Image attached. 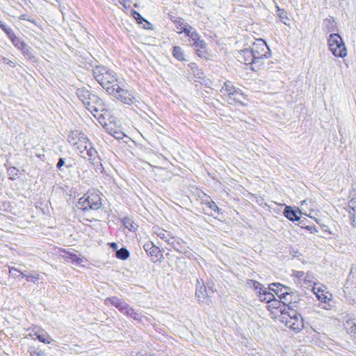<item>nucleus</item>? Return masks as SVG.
<instances>
[{"label":"nucleus","mask_w":356,"mask_h":356,"mask_svg":"<svg viewBox=\"0 0 356 356\" xmlns=\"http://www.w3.org/2000/svg\"><path fill=\"white\" fill-rule=\"evenodd\" d=\"M92 74L96 81L108 93V88H115L120 81L116 74L104 66H97L92 70Z\"/></svg>","instance_id":"1"},{"label":"nucleus","mask_w":356,"mask_h":356,"mask_svg":"<svg viewBox=\"0 0 356 356\" xmlns=\"http://www.w3.org/2000/svg\"><path fill=\"white\" fill-rule=\"evenodd\" d=\"M222 96L227 101L229 104H243V99H245V95L238 88H236L234 85L227 81L224 83L220 89Z\"/></svg>","instance_id":"2"},{"label":"nucleus","mask_w":356,"mask_h":356,"mask_svg":"<svg viewBox=\"0 0 356 356\" xmlns=\"http://www.w3.org/2000/svg\"><path fill=\"white\" fill-rule=\"evenodd\" d=\"M329 49L336 57L344 58L347 56V49L342 38L337 33H332L327 40Z\"/></svg>","instance_id":"3"},{"label":"nucleus","mask_w":356,"mask_h":356,"mask_svg":"<svg viewBox=\"0 0 356 356\" xmlns=\"http://www.w3.org/2000/svg\"><path fill=\"white\" fill-rule=\"evenodd\" d=\"M108 89L110 90H108L109 95L125 104L131 105L136 101L133 92L125 89L122 82H120L115 88Z\"/></svg>","instance_id":"4"},{"label":"nucleus","mask_w":356,"mask_h":356,"mask_svg":"<svg viewBox=\"0 0 356 356\" xmlns=\"http://www.w3.org/2000/svg\"><path fill=\"white\" fill-rule=\"evenodd\" d=\"M285 325L291 330L298 332L304 327L303 318L297 309L289 311L287 316H283Z\"/></svg>","instance_id":"5"},{"label":"nucleus","mask_w":356,"mask_h":356,"mask_svg":"<svg viewBox=\"0 0 356 356\" xmlns=\"http://www.w3.org/2000/svg\"><path fill=\"white\" fill-rule=\"evenodd\" d=\"M88 99L84 106L95 118L99 112L106 111L104 102L97 95L92 93Z\"/></svg>","instance_id":"6"},{"label":"nucleus","mask_w":356,"mask_h":356,"mask_svg":"<svg viewBox=\"0 0 356 356\" xmlns=\"http://www.w3.org/2000/svg\"><path fill=\"white\" fill-rule=\"evenodd\" d=\"M258 63L262 58H267L270 56V52L268 47L264 40L259 39L253 43L250 48Z\"/></svg>","instance_id":"7"},{"label":"nucleus","mask_w":356,"mask_h":356,"mask_svg":"<svg viewBox=\"0 0 356 356\" xmlns=\"http://www.w3.org/2000/svg\"><path fill=\"white\" fill-rule=\"evenodd\" d=\"M178 33H184L188 36L193 42V45L196 48L197 51L204 49L206 48L207 43L200 40V37L196 30L190 25L186 26L181 31H177Z\"/></svg>","instance_id":"8"},{"label":"nucleus","mask_w":356,"mask_h":356,"mask_svg":"<svg viewBox=\"0 0 356 356\" xmlns=\"http://www.w3.org/2000/svg\"><path fill=\"white\" fill-rule=\"evenodd\" d=\"M343 293L350 304H356V278L348 276L344 284Z\"/></svg>","instance_id":"9"},{"label":"nucleus","mask_w":356,"mask_h":356,"mask_svg":"<svg viewBox=\"0 0 356 356\" xmlns=\"http://www.w3.org/2000/svg\"><path fill=\"white\" fill-rule=\"evenodd\" d=\"M282 296L281 298L282 302L288 306L289 311L295 310L298 308V305H300L299 299L296 293L284 291V293L281 294Z\"/></svg>","instance_id":"10"},{"label":"nucleus","mask_w":356,"mask_h":356,"mask_svg":"<svg viewBox=\"0 0 356 356\" xmlns=\"http://www.w3.org/2000/svg\"><path fill=\"white\" fill-rule=\"evenodd\" d=\"M106 305H111L115 307L121 313H124L129 305L117 296L106 298L104 300Z\"/></svg>","instance_id":"11"},{"label":"nucleus","mask_w":356,"mask_h":356,"mask_svg":"<svg viewBox=\"0 0 356 356\" xmlns=\"http://www.w3.org/2000/svg\"><path fill=\"white\" fill-rule=\"evenodd\" d=\"M238 57L239 61L243 63L245 65L258 63L251 49H245L241 51Z\"/></svg>","instance_id":"12"},{"label":"nucleus","mask_w":356,"mask_h":356,"mask_svg":"<svg viewBox=\"0 0 356 356\" xmlns=\"http://www.w3.org/2000/svg\"><path fill=\"white\" fill-rule=\"evenodd\" d=\"M86 198L88 199L89 209L97 210L102 207L101 198L99 194L92 193L86 195Z\"/></svg>","instance_id":"13"},{"label":"nucleus","mask_w":356,"mask_h":356,"mask_svg":"<svg viewBox=\"0 0 356 356\" xmlns=\"http://www.w3.org/2000/svg\"><path fill=\"white\" fill-rule=\"evenodd\" d=\"M123 314L138 323H143V319H147L141 313L138 312L135 309L130 307L129 305L127 307Z\"/></svg>","instance_id":"14"},{"label":"nucleus","mask_w":356,"mask_h":356,"mask_svg":"<svg viewBox=\"0 0 356 356\" xmlns=\"http://www.w3.org/2000/svg\"><path fill=\"white\" fill-rule=\"evenodd\" d=\"M85 136L84 134L77 130L72 131L68 136L67 140L71 145L75 146L81 141L84 142Z\"/></svg>","instance_id":"15"},{"label":"nucleus","mask_w":356,"mask_h":356,"mask_svg":"<svg viewBox=\"0 0 356 356\" xmlns=\"http://www.w3.org/2000/svg\"><path fill=\"white\" fill-rule=\"evenodd\" d=\"M29 335L31 337L35 336L40 341L44 343L49 344L54 341L46 332L40 329L33 330V332L30 333Z\"/></svg>","instance_id":"16"},{"label":"nucleus","mask_w":356,"mask_h":356,"mask_svg":"<svg viewBox=\"0 0 356 356\" xmlns=\"http://www.w3.org/2000/svg\"><path fill=\"white\" fill-rule=\"evenodd\" d=\"M343 325L348 334L354 339L356 338V318H347Z\"/></svg>","instance_id":"17"},{"label":"nucleus","mask_w":356,"mask_h":356,"mask_svg":"<svg viewBox=\"0 0 356 356\" xmlns=\"http://www.w3.org/2000/svg\"><path fill=\"white\" fill-rule=\"evenodd\" d=\"M284 216L288 218L291 221H298L300 220V217L298 216V213L300 214V211L294 210L291 207L286 206L284 210Z\"/></svg>","instance_id":"18"},{"label":"nucleus","mask_w":356,"mask_h":356,"mask_svg":"<svg viewBox=\"0 0 356 356\" xmlns=\"http://www.w3.org/2000/svg\"><path fill=\"white\" fill-rule=\"evenodd\" d=\"M63 252L64 254L63 255V257L65 259V261L68 262H72V264H82L84 261L83 257H81L79 255H77L73 252L65 251Z\"/></svg>","instance_id":"19"},{"label":"nucleus","mask_w":356,"mask_h":356,"mask_svg":"<svg viewBox=\"0 0 356 356\" xmlns=\"http://www.w3.org/2000/svg\"><path fill=\"white\" fill-rule=\"evenodd\" d=\"M76 94L79 99L84 105L87 100L89 99L88 97H90V95H92V93L88 88L81 87L76 89Z\"/></svg>","instance_id":"20"},{"label":"nucleus","mask_w":356,"mask_h":356,"mask_svg":"<svg viewBox=\"0 0 356 356\" xmlns=\"http://www.w3.org/2000/svg\"><path fill=\"white\" fill-rule=\"evenodd\" d=\"M350 218L353 227H356V199L352 198L348 205Z\"/></svg>","instance_id":"21"},{"label":"nucleus","mask_w":356,"mask_h":356,"mask_svg":"<svg viewBox=\"0 0 356 356\" xmlns=\"http://www.w3.org/2000/svg\"><path fill=\"white\" fill-rule=\"evenodd\" d=\"M143 248L147 254L151 257H158V254L160 253L159 248L150 241L145 243L143 245Z\"/></svg>","instance_id":"22"},{"label":"nucleus","mask_w":356,"mask_h":356,"mask_svg":"<svg viewBox=\"0 0 356 356\" xmlns=\"http://www.w3.org/2000/svg\"><path fill=\"white\" fill-rule=\"evenodd\" d=\"M269 289L273 292H275L281 299L282 293H284V291H288L289 288L285 286L280 284V283H272L269 285Z\"/></svg>","instance_id":"23"},{"label":"nucleus","mask_w":356,"mask_h":356,"mask_svg":"<svg viewBox=\"0 0 356 356\" xmlns=\"http://www.w3.org/2000/svg\"><path fill=\"white\" fill-rule=\"evenodd\" d=\"M13 43V44L16 47L17 49H21L24 51V53H26L28 51L27 45L24 42L22 41L19 38H17L15 33L13 35V37L9 38Z\"/></svg>","instance_id":"24"},{"label":"nucleus","mask_w":356,"mask_h":356,"mask_svg":"<svg viewBox=\"0 0 356 356\" xmlns=\"http://www.w3.org/2000/svg\"><path fill=\"white\" fill-rule=\"evenodd\" d=\"M247 283L259 294V298H261V295L264 291L262 289V285L259 282L252 280H248Z\"/></svg>","instance_id":"25"},{"label":"nucleus","mask_w":356,"mask_h":356,"mask_svg":"<svg viewBox=\"0 0 356 356\" xmlns=\"http://www.w3.org/2000/svg\"><path fill=\"white\" fill-rule=\"evenodd\" d=\"M87 200L88 199L86 198V195L81 197L76 204L77 209L83 211L90 210L88 207L89 204L87 202Z\"/></svg>","instance_id":"26"},{"label":"nucleus","mask_w":356,"mask_h":356,"mask_svg":"<svg viewBox=\"0 0 356 356\" xmlns=\"http://www.w3.org/2000/svg\"><path fill=\"white\" fill-rule=\"evenodd\" d=\"M154 232L160 238L164 240L165 241H166V240H169V236L171 235L169 232L159 227L156 228Z\"/></svg>","instance_id":"27"},{"label":"nucleus","mask_w":356,"mask_h":356,"mask_svg":"<svg viewBox=\"0 0 356 356\" xmlns=\"http://www.w3.org/2000/svg\"><path fill=\"white\" fill-rule=\"evenodd\" d=\"M195 294L200 301L203 300L207 296L206 287L204 285L198 286L196 289Z\"/></svg>","instance_id":"28"},{"label":"nucleus","mask_w":356,"mask_h":356,"mask_svg":"<svg viewBox=\"0 0 356 356\" xmlns=\"http://www.w3.org/2000/svg\"><path fill=\"white\" fill-rule=\"evenodd\" d=\"M173 56L175 58H176L179 60H184V54L183 52V50L181 47L178 46H175L173 48Z\"/></svg>","instance_id":"29"},{"label":"nucleus","mask_w":356,"mask_h":356,"mask_svg":"<svg viewBox=\"0 0 356 356\" xmlns=\"http://www.w3.org/2000/svg\"><path fill=\"white\" fill-rule=\"evenodd\" d=\"M116 257L118 259L125 260L129 257V252L125 248H122L119 250H117Z\"/></svg>","instance_id":"30"},{"label":"nucleus","mask_w":356,"mask_h":356,"mask_svg":"<svg viewBox=\"0 0 356 356\" xmlns=\"http://www.w3.org/2000/svg\"><path fill=\"white\" fill-rule=\"evenodd\" d=\"M323 26L327 31H332L334 28V20L332 19L326 18L323 20Z\"/></svg>","instance_id":"31"},{"label":"nucleus","mask_w":356,"mask_h":356,"mask_svg":"<svg viewBox=\"0 0 356 356\" xmlns=\"http://www.w3.org/2000/svg\"><path fill=\"white\" fill-rule=\"evenodd\" d=\"M88 144H90V142L86 138V136H85L84 142L81 141L80 142V143L76 145L75 146H76V148L79 150V153L83 154L87 149Z\"/></svg>","instance_id":"32"},{"label":"nucleus","mask_w":356,"mask_h":356,"mask_svg":"<svg viewBox=\"0 0 356 356\" xmlns=\"http://www.w3.org/2000/svg\"><path fill=\"white\" fill-rule=\"evenodd\" d=\"M85 151L86 152V154L88 156V159L90 160L94 159L96 154H97V150L92 147L91 143H90V144H88V146Z\"/></svg>","instance_id":"33"},{"label":"nucleus","mask_w":356,"mask_h":356,"mask_svg":"<svg viewBox=\"0 0 356 356\" xmlns=\"http://www.w3.org/2000/svg\"><path fill=\"white\" fill-rule=\"evenodd\" d=\"M0 28L6 33L8 38L13 37L14 32L10 28L8 27L6 24L2 21H0Z\"/></svg>","instance_id":"34"},{"label":"nucleus","mask_w":356,"mask_h":356,"mask_svg":"<svg viewBox=\"0 0 356 356\" xmlns=\"http://www.w3.org/2000/svg\"><path fill=\"white\" fill-rule=\"evenodd\" d=\"M273 298H274V295L272 293L265 290L263 291L261 298H260V299L261 301H266V302H269Z\"/></svg>","instance_id":"35"},{"label":"nucleus","mask_w":356,"mask_h":356,"mask_svg":"<svg viewBox=\"0 0 356 356\" xmlns=\"http://www.w3.org/2000/svg\"><path fill=\"white\" fill-rule=\"evenodd\" d=\"M133 223L134 222H133L132 220L129 218H124L123 219V224H124V227L126 228H127L128 229H129L130 231L135 229Z\"/></svg>","instance_id":"36"},{"label":"nucleus","mask_w":356,"mask_h":356,"mask_svg":"<svg viewBox=\"0 0 356 356\" xmlns=\"http://www.w3.org/2000/svg\"><path fill=\"white\" fill-rule=\"evenodd\" d=\"M133 16L134 17V18L136 19L137 22L138 24H142L143 22H145L146 23H147L148 24H149L146 19H145L140 15L139 13L136 12V11H134L133 12Z\"/></svg>","instance_id":"37"},{"label":"nucleus","mask_w":356,"mask_h":356,"mask_svg":"<svg viewBox=\"0 0 356 356\" xmlns=\"http://www.w3.org/2000/svg\"><path fill=\"white\" fill-rule=\"evenodd\" d=\"M29 352L31 356H42L43 355L41 350H38L35 348H31Z\"/></svg>","instance_id":"38"},{"label":"nucleus","mask_w":356,"mask_h":356,"mask_svg":"<svg viewBox=\"0 0 356 356\" xmlns=\"http://www.w3.org/2000/svg\"><path fill=\"white\" fill-rule=\"evenodd\" d=\"M207 205L208 207L213 211H218L219 213V211H220V209L219 207L217 206V204H216L215 202L213 201H210L207 203Z\"/></svg>","instance_id":"39"},{"label":"nucleus","mask_w":356,"mask_h":356,"mask_svg":"<svg viewBox=\"0 0 356 356\" xmlns=\"http://www.w3.org/2000/svg\"><path fill=\"white\" fill-rule=\"evenodd\" d=\"M305 275V273L303 271H299V270H293L292 275L296 277L298 279H302Z\"/></svg>","instance_id":"40"},{"label":"nucleus","mask_w":356,"mask_h":356,"mask_svg":"<svg viewBox=\"0 0 356 356\" xmlns=\"http://www.w3.org/2000/svg\"><path fill=\"white\" fill-rule=\"evenodd\" d=\"M39 280V275H30L26 276V280L28 282H36Z\"/></svg>","instance_id":"41"},{"label":"nucleus","mask_w":356,"mask_h":356,"mask_svg":"<svg viewBox=\"0 0 356 356\" xmlns=\"http://www.w3.org/2000/svg\"><path fill=\"white\" fill-rule=\"evenodd\" d=\"M177 24H178V26H177V29H179V31H181V30H183V29L188 25V24H184V22L182 19H179V21L176 22Z\"/></svg>","instance_id":"42"},{"label":"nucleus","mask_w":356,"mask_h":356,"mask_svg":"<svg viewBox=\"0 0 356 356\" xmlns=\"http://www.w3.org/2000/svg\"><path fill=\"white\" fill-rule=\"evenodd\" d=\"M65 159L64 158H60L56 164V168L60 170L61 168L65 165Z\"/></svg>","instance_id":"43"},{"label":"nucleus","mask_w":356,"mask_h":356,"mask_svg":"<svg viewBox=\"0 0 356 356\" xmlns=\"http://www.w3.org/2000/svg\"><path fill=\"white\" fill-rule=\"evenodd\" d=\"M166 242L171 245L172 247L175 248V243L176 242V239L175 237L172 236L171 235L169 236V240H166Z\"/></svg>","instance_id":"44"},{"label":"nucleus","mask_w":356,"mask_h":356,"mask_svg":"<svg viewBox=\"0 0 356 356\" xmlns=\"http://www.w3.org/2000/svg\"><path fill=\"white\" fill-rule=\"evenodd\" d=\"M20 19H24V20H27L33 24H35V22L34 19H31L29 17H28V16L26 15H21V17H19Z\"/></svg>","instance_id":"45"},{"label":"nucleus","mask_w":356,"mask_h":356,"mask_svg":"<svg viewBox=\"0 0 356 356\" xmlns=\"http://www.w3.org/2000/svg\"><path fill=\"white\" fill-rule=\"evenodd\" d=\"M316 296H317L318 299L319 300H321V302H326L327 296H325L324 294H322V295L317 294Z\"/></svg>","instance_id":"46"},{"label":"nucleus","mask_w":356,"mask_h":356,"mask_svg":"<svg viewBox=\"0 0 356 356\" xmlns=\"http://www.w3.org/2000/svg\"><path fill=\"white\" fill-rule=\"evenodd\" d=\"M277 12H278V15L280 18H284L286 15V13L284 12V10H282V9H278L277 10Z\"/></svg>","instance_id":"47"},{"label":"nucleus","mask_w":356,"mask_h":356,"mask_svg":"<svg viewBox=\"0 0 356 356\" xmlns=\"http://www.w3.org/2000/svg\"><path fill=\"white\" fill-rule=\"evenodd\" d=\"M15 272L19 273V270L15 267H9V273L10 274H13V273H15Z\"/></svg>","instance_id":"48"},{"label":"nucleus","mask_w":356,"mask_h":356,"mask_svg":"<svg viewBox=\"0 0 356 356\" xmlns=\"http://www.w3.org/2000/svg\"><path fill=\"white\" fill-rule=\"evenodd\" d=\"M111 247L113 248V249H117L118 245L115 243H111Z\"/></svg>","instance_id":"49"},{"label":"nucleus","mask_w":356,"mask_h":356,"mask_svg":"<svg viewBox=\"0 0 356 356\" xmlns=\"http://www.w3.org/2000/svg\"><path fill=\"white\" fill-rule=\"evenodd\" d=\"M19 276H21L22 277L26 278L27 275H25L24 273L21 272L20 270H19Z\"/></svg>","instance_id":"50"},{"label":"nucleus","mask_w":356,"mask_h":356,"mask_svg":"<svg viewBox=\"0 0 356 356\" xmlns=\"http://www.w3.org/2000/svg\"><path fill=\"white\" fill-rule=\"evenodd\" d=\"M147 356H156L154 354L149 353Z\"/></svg>","instance_id":"51"},{"label":"nucleus","mask_w":356,"mask_h":356,"mask_svg":"<svg viewBox=\"0 0 356 356\" xmlns=\"http://www.w3.org/2000/svg\"><path fill=\"white\" fill-rule=\"evenodd\" d=\"M58 3H61V0H56Z\"/></svg>","instance_id":"52"},{"label":"nucleus","mask_w":356,"mask_h":356,"mask_svg":"<svg viewBox=\"0 0 356 356\" xmlns=\"http://www.w3.org/2000/svg\"><path fill=\"white\" fill-rule=\"evenodd\" d=\"M11 63H13L12 61L7 62V64H10L11 65Z\"/></svg>","instance_id":"53"},{"label":"nucleus","mask_w":356,"mask_h":356,"mask_svg":"<svg viewBox=\"0 0 356 356\" xmlns=\"http://www.w3.org/2000/svg\"><path fill=\"white\" fill-rule=\"evenodd\" d=\"M11 63H13L12 61L7 62V64H10L11 65Z\"/></svg>","instance_id":"54"},{"label":"nucleus","mask_w":356,"mask_h":356,"mask_svg":"<svg viewBox=\"0 0 356 356\" xmlns=\"http://www.w3.org/2000/svg\"><path fill=\"white\" fill-rule=\"evenodd\" d=\"M11 63H13L12 61L7 62V64H10L11 65Z\"/></svg>","instance_id":"55"},{"label":"nucleus","mask_w":356,"mask_h":356,"mask_svg":"<svg viewBox=\"0 0 356 356\" xmlns=\"http://www.w3.org/2000/svg\"><path fill=\"white\" fill-rule=\"evenodd\" d=\"M71 165H67L66 167L70 168Z\"/></svg>","instance_id":"56"}]
</instances>
